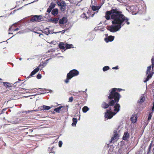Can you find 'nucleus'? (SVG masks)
<instances>
[{
  "instance_id": "29",
  "label": "nucleus",
  "mask_w": 154,
  "mask_h": 154,
  "mask_svg": "<svg viewBox=\"0 0 154 154\" xmlns=\"http://www.w3.org/2000/svg\"><path fill=\"white\" fill-rule=\"evenodd\" d=\"M109 67L108 66H106L103 68V71H106L109 69Z\"/></svg>"
},
{
  "instance_id": "27",
  "label": "nucleus",
  "mask_w": 154,
  "mask_h": 154,
  "mask_svg": "<svg viewBox=\"0 0 154 154\" xmlns=\"http://www.w3.org/2000/svg\"><path fill=\"white\" fill-rule=\"evenodd\" d=\"M53 148L52 147H51L48 149V150L50 153H52L54 154L55 152L53 151Z\"/></svg>"
},
{
  "instance_id": "59",
  "label": "nucleus",
  "mask_w": 154,
  "mask_h": 154,
  "mask_svg": "<svg viewBox=\"0 0 154 154\" xmlns=\"http://www.w3.org/2000/svg\"><path fill=\"white\" fill-rule=\"evenodd\" d=\"M15 124H16V123H17V122H16V123H14Z\"/></svg>"
},
{
  "instance_id": "42",
  "label": "nucleus",
  "mask_w": 154,
  "mask_h": 154,
  "mask_svg": "<svg viewBox=\"0 0 154 154\" xmlns=\"http://www.w3.org/2000/svg\"><path fill=\"white\" fill-rule=\"evenodd\" d=\"M6 110V109H4L2 111V112L1 113H3V111H5Z\"/></svg>"
},
{
  "instance_id": "55",
  "label": "nucleus",
  "mask_w": 154,
  "mask_h": 154,
  "mask_svg": "<svg viewBox=\"0 0 154 154\" xmlns=\"http://www.w3.org/2000/svg\"><path fill=\"white\" fill-rule=\"evenodd\" d=\"M18 33H20V32H18Z\"/></svg>"
},
{
  "instance_id": "3",
  "label": "nucleus",
  "mask_w": 154,
  "mask_h": 154,
  "mask_svg": "<svg viewBox=\"0 0 154 154\" xmlns=\"http://www.w3.org/2000/svg\"><path fill=\"white\" fill-rule=\"evenodd\" d=\"M151 61L152 63L151 65L147 67L146 71V74L148 75L146 79L144 81V82H146L152 77L154 72L153 70V69H154V57H152Z\"/></svg>"
},
{
  "instance_id": "16",
  "label": "nucleus",
  "mask_w": 154,
  "mask_h": 154,
  "mask_svg": "<svg viewBox=\"0 0 154 154\" xmlns=\"http://www.w3.org/2000/svg\"><path fill=\"white\" fill-rule=\"evenodd\" d=\"M58 13V11L57 9L55 8L51 12L52 14L54 15H57Z\"/></svg>"
},
{
  "instance_id": "26",
  "label": "nucleus",
  "mask_w": 154,
  "mask_h": 154,
  "mask_svg": "<svg viewBox=\"0 0 154 154\" xmlns=\"http://www.w3.org/2000/svg\"><path fill=\"white\" fill-rule=\"evenodd\" d=\"M152 147V143H151L149 146L148 151L147 152V154H149V153L151 151V149Z\"/></svg>"
},
{
  "instance_id": "1",
  "label": "nucleus",
  "mask_w": 154,
  "mask_h": 154,
  "mask_svg": "<svg viewBox=\"0 0 154 154\" xmlns=\"http://www.w3.org/2000/svg\"><path fill=\"white\" fill-rule=\"evenodd\" d=\"M122 12L119 9L115 8L106 12L105 18L107 20L111 18L112 25L107 26V29L110 32H115L119 31L122 26L126 23L129 25V19L122 14Z\"/></svg>"
},
{
  "instance_id": "49",
  "label": "nucleus",
  "mask_w": 154,
  "mask_h": 154,
  "mask_svg": "<svg viewBox=\"0 0 154 154\" xmlns=\"http://www.w3.org/2000/svg\"><path fill=\"white\" fill-rule=\"evenodd\" d=\"M19 60H22V58H21V57H20V58H19Z\"/></svg>"
},
{
  "instance_id": "32",
  "label": "nucleus",
  "mask_w": 154,
  "mask_h": 154,
  "mask_svg": "<svg viewBox=\"0 0 154 154\" xmlns=\"http://www.w3.org/2000/svg\"><path fill=\"white\" fill-rule=\"evenodd\" d=\"M81 17H82L83 18H85L86 19H87L88 18V17L86 16L85 13H84L83 14H82Z\"/></svg>"
},
{
  "instance_id": "17",
  "label": "nucleus",
  "mask_w": 154,
  "mask_h": 154,
  "mask_svg": "<svg viewBox=\"0 0 154 154\" xmlns=\"http://www.w3.org/2000/svg\"><path fill=\"white\" fill-rule=\"evenodd\" d=\"M48 20L50 22L57 23L58 21V19L57 18H51L49 19Z\"/></svg>"
},
{
  "instance_id": "31",
  "label": "nucleus",
  "mask_w": 154,
  "mask_h": 154,
  "mask_svg": "<svg viewBox=\"0 0 154 154\" xmlns=\"http://www.w3.org/2000/svg\"><path fill=\"white\" fill-rule=\"evenodd\" d=\"M69 77H70L69 76V77H68V74L67 75V78L66 80H65V82L66 83H68L69 82V80L70 79H69Z\"/></svg>"
},
{
  "instance_id": "14",
  "label": "nucleus",
  "mask_w": 154,
  "mask_h": 154,
  "mask_svg": "<svg viewBox=\"0 0 154 154\" xmlns=\"http://www.w3.org/2000/svg\"><path fill=\"white\" fill-rule=\"evenodd\" d=\"M94 29L96 31L100 30L102 31H103L105 30V29L103 26H100L95 27Z\"/></svg>"
},
{
  "instance_id": "43",
  "label": "nucleus",
  "mask_w": 154,
  "mask_h": 154,
  "mask_svg": "<svg viewBox=\"0 0 154 154\" xmlns=\"http://www.w3.org/2000/svg\"><path fill=\"white\" fill-rule=\"evenodd\" d=\"M19 29V28H17L14 29V31H17Z\"/></svg>"
},
{
  "instance_id": "23",
  "label": "nucleus",
  "mask_w": 154,
  "mask_h": 154,
  "mask_svg": "<svg viewBox=\"0 0 154 154\" xmlns=\"http://www.w3.org/2000/svg\"><path fill=\"white\" fill-rule=\"evenodd\" d=\"M89 109V108L87 106H84L82 108V111L83 112L85 113L87 112Z\"/></svg>"
},
{
  "instance_id": "18",
  "label": "nucleus",
  "mask_w": 154,
  "mask_h": 154,
  "mask_svg": "<svg viewBox=\"0 0 154 154\" xmlns=\"http://www.w3.org/2000/svg\"><path fill=\"white\" fill-rule=\"evenodd\" d=\"M72 121L73 123L72 124V126H75L77 121V118H73L72 119Z\"/></svg>"
},
{
  "instance_id": "2",
  "label": "nucleus",
  "mask_w": 154,
  "mask_h": 154,
  "mask_svg": "<svg viewBox=\"0 0 154 154\" xmlns=\"http://www.w3.org/2000/svg\"><path fill=\"white\" fill-rule=\"evenodd\" d=\"M117 89L113 88L110 91V93L108 97L109 99L112 100L114 99V100H112L109 102V105L105 102H103L102 104L101 107L106 109L110 106L109 110H107L106 112L105 113V117L107 119H110L115 115L120 110V105L119 104L116 103L114 106L115 103L119 102L120 98V94L116 92Z\"/></svg>"
},
{
  "instance_id": "30",
  "label": "nucleus",
  "mask_w": 154,
  "mask_h": 154,
  "mask_svg": "<svg viewBox=\"0 0 154 154\" xmlns=\"http://www.w3.org/2000/svg\"><path fill=\"white\" fill-rule=\"evenodd\" d=\"M45 30H44V32H46V31H48V33H46V34L47 35H48V34H49V33H52V32L51 31H50V30H49V28H46L45 29Z\"/></svg>"
},
{
  "instance_id": "33",
  "label": "nucleus",
  "mask_w": 154,
  "mask_h": 154,
  "mask_svg": "<svg viewBox=\"0 0 154 154\" xmlns=\"http://www.w3.org/2000/svg\"><path fill=\"white\" fill-rule=\"evenodd\" d=\"M96 3V0H91V4L92 5H95Z\"/></svg>"
},
{
  "instance_id": "48",
  "label": "nucleus",
  "mask_w": 154,
  "mask_h": 154,
  "mask_svg": "<svg viewBox=\"0 0 154 154\" xmlns=\"http://www.w3.org/2000/svg\"><path fill=\"white\" fill-rule=\"evenodd\" d=\"M66 30L65 29V30H64L62 31H63V33H64L65 32V31H66Z\"/></svg>"
},
{
  "instance_id": "61",
  "label": "nucleus",
  "mask_w": 154,
  "mask_h": 154,
  "mask_svg": "<svg viewBox=\"0 0 154 154\" xmlns=\"http://www.w3.org/2000/svg\"><path fill=\"white\" fill-rule=\"evenodd\" d=\"M32 3V2H31V3ZM30 3H29V4H30Z\"/></svg>"
},
{
  "instance_id": "51",
  "label": "nucleus",
  "mask_w": 154,
  "mask_h": 154,
  "mask_svg": "<svg viewBox=\"0 0 154 154\" xmlns=\"http://www.w3.org/2000/svg\"><path fill=\"white\" fill-rule=\"evenodd\" d=\"M40 92L42 93V94H44V93H44L43 92H42V91H41V92Z\"/></svg>"
},
{
  "instance_id": "24",
  "label": "nucleus",
  "mask_w": 154,
  "mask_h": 154,
  "mask_svg": "<svg viewBox=\"0 0 154 154\" xmlns=\"http://www.w3.org/2000/svg\"><path fill=\"white\" fill-rule=\"evenodd\" d=\"M66 48V49L70 48L73 47V45L72 44H65V45Z\"/></svg>"
},
{
  "instance_id": "58",
  "label": "nucleus",
  "mask_w": 154,
  "mask_h": 154,
  "mask_svg": "<svg viewBox=\"0 0 154 154\" xmlns=\"http://www.w3.org/2000/svg\"><path fill=\"white\" fill-rule=\"evenodd\" d=\"M9 34H12L11 33H9Z\"/></svg>"
},
{
  "instance_id": "50",
  "label": "nucleus",
  "mask_w": 154,
  "mask_h": 154,
  "mask_svg": "<svg viewBox=\"0 0 154 154\" xmlns=\"http://www.w3.org/2000/svg\"><path fill=\"white\" fill-rule=\"evenodd\" d=\"M118 89H119V91H120L122 90L120 88H118Z\"/></svg>"
},
{
  "instance_id": "60",
  "label": "nucleus",
  "mask_w": 154,
  "mask_h": 154,
  "mask_svg": "<svg viewBox=\"0 0 154 154\" xmlns=\"http://www.w3.org/2000/svg\"><path fill=\"white\" fill-rule=\"evenodd\" d=\"M19 80L20 81V79H19Z\"/></svg>"
},
{
  "instance_id": "20",
  "label": "nucleus",
  "mask_w": 154,
  "mask_h": 154,
  "mask_svg": "<svg viewBox=\"0 0 154 154\" xmlns=\"http://www.w3.org/2000/svg\"><path fill=\"white\" fill-rule=\"evenodd\" d=\"M63 106H59V107L55 109L54 110L57 113H59L60 112V111L63 108Z\"/></svg>"
},
{
  "instance_id": "13",
  "label": "nucleus",
  "mask_w": 154,
  "mask_h": 154,
  "mask_svg": "<svg viewBox=\"0 0 154 154\" xmlns=\"http://www.w3.org/2000/svg\"><path fill=\"white\" fill-rule=\"evenodd\" d=\"M40 109L41 110H48L51 109V107L49 106H46L45 105H43L40 107Z\"/></svg>"
},
{
  "instance_id": "4",
  "label": "nucleus",
  "mask_w": 154,
  "mask_h": 154,
  "mask_svg": "<svg viewBox=\"0 0 154 154\" xmlns=\"http://www.w3.org/2000/svg\"><path fill=\"white\" fill-rule=\"evenodd\" d=\"M43 20L42 16L41 15H35L32 17L30 20L31 22H39Z\"/></svg>"
},
{
  "instance_id": "19",
  "label": "nucleus",
  "mask_w": 154,
  "mask_h": 154,
  "mask_svg": "<svg viewBox=\"0 0 154 154\" xmlns=\"http://www.w3.org/2000/svg\"><path fill=\"white\" fill-rule=\"evenodd\" d=\"M100 8V7L99 6H95L92 5V9L94 11L98 10Z\"/></svg>"
},
{
  "instance_id": "5",
  "label": "nucleus",
  "mask_w": 154,
  "mask_h": 154,
  "mask_svg": "<svg viewBox=\"0 0 154 154\" xmlns=\"http://www.w3.org/2000/svg\"><path fill=\"white\" fill-rule=\"evenodd\" d=\"M79 72L77 70L74 69L70 71L68 73V77H69V75L70 77L69 79L72 78L73 77L79 74Z\"/></svg>"
},
{
  "instance_id": "12",
  "label": "nucleus",
  "mask_w": 154,
  "mask_h": 154,
  "mask_svg": "<svg viewBox=\"0 0 154 154\" xmlns=\"http://www.w3.org/2000/svg\"><path fill=\"white\" fill-rule=\"evenodd\" d=\"M145 100L144 95L142 94L140 97L139 100L138 101V102L140 103H142Z\"/></svg>"
},
{
  "instance_id": "21",
  "label": "nucleus",
  "mask_w": 154,
  "mask_h": 154,
  "mask_svg": "<svg viewBox=\"0 0 154 154\" xmlns=\"http://www.w3.org/2000/svg\"><path fill=\"white\" fill-rule=\"evenodd\" d=\"M64 45H65V44L63 43H62L60 42V43L59 46V48L61 49H64L65 48Z\"/></svg>"
},
{
  "instance_id": "36",
  "label": "nucleus",
  "mask_w": 154,
  "mask_h": 154,
  "mask_svg": "<svg viewBox=\"0 0 154 154\" xmlns=\"http://www.w3.org/2000/svg\"><path fill=\"white\" fill-rule=\"evenodd\" d=\"M63 143L61 141H60L59 142V146L60 147L62 146Z\"/></svg>"
},
{
  "instance_id": "46",
  "label": "nucleus",
  "mask_w": 154,
  "mask_h": 154,
  "mask_svg": "<svg viewBox=\"0 0 154 154\" xmlns=\"http://www.w3.org/2000/svg\"><path fill=\"white\" fill-rule=\"evenodd\" d=\"M42 35H43V34H40L39 36L41 37L42 36Z\"/></svg>"
},
{
  "instance_id": "44",
  "label": "nucleus",
  "mask_w": 154,
  "mask_h": 154,
  "mask_svg": "<svg viewBox=\"0 0 154 154\" xmlns=\"http://www.w3.org/2000/svg\"><path fill=\"white\" fill-rule=\"evenodd\" d=\"M108 35H109L108 34H105V36H106L105 38H107V37H109V36Z\"/></svg>"
},
{
  "instance_id": "6",
  "label": "nucleus",
  "mask_w": 154,
  "mask_h": 154,
  "mask_svg": "<svg viewBox=\"0 0 154 154\" xmlns=\"http://www.w3.org/2000/svg\"><path fill=\"white\" fill-rule=\"evenodd\" d=\"M57 3L62 11H65L66 8V3L64 2L58 0L57 1Z\"/></svg>"
},
{
  "instance_id": "35",
  "label": "nucleus",
  "mask_w": 154,
  "mask_h": 154,
  "mask_svg": "<svg viewBox=\"0 0 154 154\" xmlns=\"http://www.w3.org/2000/svg\"><path fill=\"white\" fill-rule=\"evenodd\" d=\"M42 77V75L41 74H38L37 76V78L38 79H40Z\"/></svg>"
},
{
  "instance_id": "41",
  "label": "nucleus",
  "mask_w": 154,
  "mask_h": 154,
  "mask_svg": "<svg viewBox=\"0 0 154 154\" xmlns=\"http://www.w3.org/2000/svg\"><path fill=\"white\" fill-rule=\"evenodd\" d=\"M18 82H16L14 83V85H14L13 87H15V85H14V84H17Z\"/></svg>"
},
{
  "instance_id": "45",
  "label": "nucleus",
  "mask_w": 154,
  "mask_h": 154,
  "mask_svg": "<svg viewBox=\"0 0 154 154\" xmlns=\"http://www.w3.org/2000/svg\"><path fill=\"white\" fill-rule=\"evenodd\" d=\"M12 27V26H11V27H10V28H9V30H11V29Z\"/></svg>"
},
{
  "instance_id": "7",
  "label": "nucleus",
  "mask_w": 154,
  "mask_h": 154,
  "mask_svg": "<svg viewBox=\"0 0 154 154\" xmlns=\"http://www.w3.org/2000/svg\"><path fill=\"white\" fill-rule=\"evenodd\" d=\"M43 67V65L42 64H40L29 75V77H31L33 75H35L36 74L37 72H38L40 68H42Z\"/></svg>"
},
{
  "instance_id": "56",
  "label": "nucleus",
  "mask_w": 154,
  "mask_h": 154,
  "mask_svg": "<svg viewBox=\"0 0 154 154\" xmlns=\"http://www.w3.org/2000/svg\"><path fill=\"white\" fill-rule=\"evenodd\" d=\"M28 5V4H26V5Z\"/></svg>"
},
{
  "instance_id": "11",
  "label": "nucleus",
  "mask_w": 154,
  "mask_h": 154,
  "mask_svg": "<svg viewBox=\"0 0 154 154\" xmlns=\"http://www.w3.org/2000/svg\"><path fill=\"white\" fill-rule=\"evenodd\" d=\"M129 134L127 132H125L123 136V139L124 140H127L129 137Z\"/></svg>"
},
{
  "instance_id": "37",
  "label": "nucleus",
  "mask_w": 154,
  "mask_h": 154,
  "mask_svg": "<svg viewBox=\"0 0 154 154\" xmlns=\"http://www.w3.org/2000/svg\"><path fill=\"white\" fill-rule=\"evenodd\" d=\"M73 100V97H69V102H72V101Z\"/></svg>"
},
{
  "instance_id": "10",
  "label": "nucleus",
  "mask_w": 154,
  "mask_h": 154,
  "mask_svg": "<svg viewBox=\"0 0 154 154\" xmlns=\"http://www.w3.org/2000/svg\"><path fill=\"white\" fill-rule=\"evenodd\" d=\"M67 21V18L66 17H63L60 20L59 23L60 24H64L66 23Z\"/></svg>"
},
{
  "instance_id": "25",
  "label": "nucleus",
  "mask_w": 154,
  "mask_h": 154,
  "mask_svg": "<svg viewBox=\"0 0 154 154\" xmlns=\"http://www.w3.org/2000/svg\"><path fill=\"white\" fill-rule=\"evenodd\" d=\"M63 107L62 108V110L64 112H66L68 111V106H63Z\"/></svg>"
},
{
  "instance_id": "34",
  "label": "nucleus",
  "mask_w": 154,
  "mask_h": 154,
  "mask_svg": "<svg viewBox=\"0 0 154 154\" xmlns=\"http://www.w3.org/2000/svg\"><path fill=\"white\" fill-rule=\"evenodd\" d=\"M152 115L151 113H149L148 115V120L149 121L151 119Z\"/></svg>"
},
{
  "instance_id": "8",
  "label": "nucleus",
  "mask_w": 154,
  "mask_h": 154,
  "mask_svg": "<svg viewBox=\"0 0 154 154\" xmlns=\"http://www.w3.org/2000/svg\"><path fill=\"white\" fill-rule=\"evenodd\" d=\"M114 38V36L112 35H109V37H107V38H105L104 39L105 41L108 43L109 42L112 41Z\"/></svg>"
},
{
  "instance_id": "38",
  "label": "nucleus",
  "mask_w": 154,
  "mask_h": 154,
  "mask_svg": "<svg viewBox=\"0 0 154 154\" xmlns=\"http://www.w3.org/2000/svg\"><path fill=\"white\" fill-rule=\"evenodd\" d=\"M152 113L154 111V101L153 103V106L152 107Z\"/></svg>"
},
{
  "instance_id": "53",
  "label": "nucleus",
  "mask_w": 154,
  "mask_h": 154,
  "mask_svg": "<svg viewBox=\"0 0 154 154\" xmlns=\"http://www.w3.org/2000/svg\"><path fill=\"white\" fill-rule=\"evenodd\" d=\"M35 32L36 33H38V32Z\"/></svg>"
},
{
  "instance_id": "54",
  "label": "nucleus",
  "mask_w": 154,
  "mask_h": 154,
  "mask_svg": "<svg viewBox=\"0 0 154 154\" xmlns=\"http://www.w3.org/2000/svg\"><path fill=\"white\" fill-rule=\"evenodd\" d=\"M60 54V53H58L57 54V55L58 54Z\"/></svg>"
},
{
  "instance_id": "47",
  "label": "nucleus",
  "mask_w": 154,
  "mask_h": 154,
  "mask_svg": "<svg viewBox=\"0 0 154 154\" xmlns=\"http://www.w3.org/2000/svg\"><path fill=\"white\" fill-rule=\"evenodd\" d=\"M77 92H75V94H74V96H76V94H78L77 93H76Z\"/></svg>"
},
{
  "instance_id": "15",
  "label": "nucleus",
  "mask_w": 154,
  "mask_h": 154,
  "mask_svg": "<svg viewBox=\"0 0 154 154\" xmlns=\"http://www.w3.org/2000/svg\"><path fill=\"white\" fill-rule=\"evenodd\" d=\"M118 138V134L116 133L114 134V136L112 138L111 142H112L113 141H116Z\"/></svg>"
},
{
  "instance_id": "40",
  "label": "nucleus",
  "mask_w": 154,
  "mask_h": 154,
  "mask_svg": "<svg viewBox=\"0 0 154 154\" xmlns=\"http://www.w3.org/2000/svg\"><path fill=\"white\" fill-rule=\"evenodd\" d=\"M118 66H116V67H112V69H118Z\"/></svg>"
},
{
  "instance_id": "9",
  "label": "nucleus",
  "mask_w": 154,
  "mask_h": 154,
  "mask_svg": "<svg viewBox=\"0 0 154 154\" xmlns=\"http://www.w3.org/2000/svg\"><path fill=\"white\" fill-rule=\"evenodd\" d=\"M55 5L56 4L55 3L53 2H51V4L50 6L48 9L47 11L49 13L50 12L51 10L55 7Z\"/></svg>"
},
{
  "instance_id": "57",
  "label": "nucleus",
  "mask_w": 154,
  "mask_h": 154,
  "mask_svg": "<svg viewBox=\"0 0 154 154\" xmlns=\"http://www.w3.org/2000/svg\"><path fill=\"white\" fill-rule=\"evenodd\" d=\"M2 80V79H1L0 78V80Z\"/></svg>"
},
{
  "instance_id": "28",
  "label": "nucleus",
  "mask_w": 154,
  "mask_h": 154,
  "mask_svg": "<svg viewBox=\"0 0 154 154\" xmlns=\"http://www.w3.org/2000/svg\"><path fill=\"white\" fill-rule=\"evenodd\" d=\"M3 83L4 86H5L7 88H9L11 87V86H9L8 85V84H9V83L8 82H3Z\"/></svg>"
},
{
  "instance_id": "22",
  "label": "nucleus",
  "mask_w": 154,
  "mask_h": 154,
  "mask_svg": "<svg viewBox=\"0 0 154 154\" xmlns=\"http://www.w3.org/2000/svg\"><path fill=\"white\" fill-rule=\"evenodd\" d=\"M131 120L133 123H135L137 120L136 116L131 117Z\"/></svg>"
},
{
  "instance_id": "39",
  "label": "nucleus",
  "mask_w": 154,
  "mask_h": 154,
  "mask_svg": "<svg viewBox=\"0 0 154 154\" xmlns=\"http://www.w3.org/2000/svg\"><path fill=\"white\" fill-rule=\"evenodd\" d=\"M87 91V89H86L85 91H79V92H77L76 93H77V94H79V93L80 92H86Z\"/></svg>"
},
{
  "instance_id": "52",
  "label": "nucleus",
  "mask_w": 154,
  "mask_h": 154,
  "mask_svg": "<svg viewBox=\"0 0 154 154\" xmlns=\"http://www.w3.org/2000/svg\"><path fill=\"white\" fill-rule=\"evenodd\" d=\"M42 89V88H38V89Z\"/></svg>"
}]
</instances>
